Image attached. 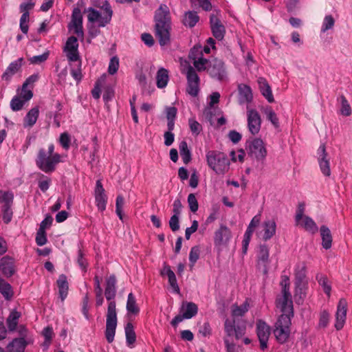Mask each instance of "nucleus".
<instances>
[{
  "mask_svg": "<svg viewBox=\"0 0 352 352\" xmlns=\"http://www.w3.org/2000/svg\"><path fill=\"white\" fill-rule=\"evenodd\" d=\"M116 283V276L110 275L106 280L104 289V296L109 301L104 334L109 343H111L114 340L118 322L116 303L114 300L117 292Z\"/></svg>",
  "mask_w": 352,
  "mask_h": 352,
  "instance_id": "obj_1",
  "label": "nucleus"
},
{
  "mask_svg": "<svg viewBox=\"0 0 352 352\" xmlns=\"http://www.w3.org/2000/svg\"><path fill=\"white\" fill-rule=\"evenodd\" d=\"M95 6L100 8L103 10L102 13L100 11L89 7L85 9L84 12L87 13L88 23L91 24L97 23L98 28L91 27L89 28V35L91 38L96 37L100 34V31L99 28H104L108 25L112 19L113 10L110 3L107 1H104L101 6L95 4Z\"/></svg>",
  "mask_w": 352,
  "mask_h": 352,
  "instance_id": "obj_2",
  "label": "nucleus"
},
{
  "mask_svg": "<svg viewBox=\"0 0 352 352\" xmlns=\"http://www.w3.org/2000/svg\"><path fill=\"white\" fill-rule=\"evenodd\" d=\"M154 20L155 36L160 45H168L170 41L171 19L169 8L166 4H161L155 11Z\"/></svg>",
  "mask_w": 352,
  "mask_h": 352,
  "instance_id": "obj_3",
  "label": "nucleus"
},
{
  "mask_svg": "<svg viewBox=\"0 0 352 352\" xmlns=\"http://www.w3.org/2000/svg\"><path fill=\"white\" fill-rule=\"evenodd\" d=\"M208 167L218 175H224L230 170V161L228 155L219 151H209L206 154Z\"/></svg>",
  "mask_w": 352,
  "mask_h": 352,
  "instance_id": "obj_4",
  "label": "nucleus"
},
{
  "mask_svg": "<svg viewBox=\"0 0 352 352\" xmlns=\"http://www.w3.org/2000/svg\"><path fill=\"white\" fill-rule=\"evenodd\" d=\"M293 316V307L289 306L288 311L283 312L275 323L274 334L280 344L286 342L289 337L291 320Z\"/></svg>",
  "mask_w": 352,
  "mask_h": 352,
  "instance_id": "obj_5",
  "label": "nucleus"
},
{
  "mask_svg": "<svg viewBox=\"0 0 352 352\" xmlns=\"http://www.w3.org/2000/svg\"><path fill=\"white\" fill-rule=\"evenodd\" d=\"M60 162V155L56 154L49 155L45 153V149L41 148L38 151L36 164L37 167L45 173H52L55 170L56 165Z\"/></svg>",
  "mask_w": 352,
  "mask_h": 352,
  "instance_id": "obj_6",
  "label": "nucleus"
},
{
  "mask_svg": "<svg viewBox=\"0 0 352 352\" xmlns=\"http://www.w3.org/2000/svg\"><path fill=\"white\" fill-rule=\"evenodd\" d=\"M182 73L186 76L187 81L186 93L192 97H196L200 90V78L197 72L191 65L188 64L184 66Z\"/></svg>",
  "mask_w": 352,
  "mask_h": 352,
  "instance_id": "obj_7",
  "label": "nucleus"
},
{
  "mask_svg": "<svg viewBox=\"0 0 352 352\" xmlns=\"http://www.w3.org/2000/svg\"><path fill=\"white\" fill-rule=\"evenodd\" d=\"M248 155L258 162H263L267 156V149L263 141L260 138H253L246 142Z\"/></svg>",
  "mask_w": 352,
  "mask_h": 352,
  "instance_id": "obj_8",
  "label": "nucleus"
},
{
  "mask_svg": "<svg viewBox=\"0 0 352 352\" xmlns=\"http://www.w3.org/2000/svg\"><path fill=\"white\" fill-rule=\"evenodd\" d=\"M69 32L73 33L81 40L84 38L83 16L80 9L78 7L72 10L71 20L67 25Z\"/></svg>",
  "mask_w": 352,
  "mask_h": 352,
  "instance_id": "obj_9",
  "label": "nucleus"
},
{
  "mask_svg": "<svg viewBox=\"0 0 352 352\" xmlns=\"http://www.w3.org/2000/svg\"><path fill=\"white\" fill-rule=\"evenodd\" d=\"M78 47L79 44L76 36H71L68 37L63 46V51L69 63H75L81 60Z\"/></svg>",
  "mask_w": 352,
  "mask_h": 352,
  "instance_id": "obj_10",
  "label": "nucleus"
},
{
  "mask_svg": "<svg viewBox=\"0 0 352 352\" xmlns=\"http://www.w3.org/2000/svg\"><path fill=\"white\" fill-rule=\"evenodd\" d=\"M14 195L12 192L0 190V203H3L2 208L3 221L5 223H9L12 219L13 212L11 205L13 202Z\"/></svg>",
  "mask_w": 352,
  "mask_h": 352,
  "instance_id": "obj_11",
  "label": "nucleus"
},
{
  "mask_svg": "<svg viewBox=\"0 0 352 352\" xmlns=\"http://www.w3.org/2000/svg\"><path fill=\"white\" fill-rule=\"evenodd\" d=\"M232 238V232L226 226L221 224L218 230L214 232V245L218 249V251H221L222 248L228 246Z\"/></svg>",
  "mask_w": 352,
  "mask_h": 352,
  "instance_id": "obj_12",
  "label": "nucleus"
},
{
  "mask_svg": "<svg viewBox=\"0 0 352 352\" xmlns=\"http://www.w3.org/2000/svg\"><path fill=\"white\" fill-rule=\"evenodd\" d=\"M209 76L218 81H224L227 79V72L224 63L221 60L214 59L211 61L208 67Z\"/></svg>",
  "mask_w": 352,
  "mask_h": 352,
  "instance_id": "obj_13",
  "label": "nucleus"
},
{
  "mask_svg": "<svg viewBox=\"0 0 352 352\" xmlns=\"http://www.w3.org/2000/svg\"><path fill=\"white\" fill-rule=\"evenodd\" d=\"M317 160L321 173L325 177L331 175L330 162L324 144H321L317 151Z\"/></svg>",
  "mask_w": 352,
  "mask_h": 352,
  "instance_id": "obj_14",
  "label": "nucleus"
},
{
  "mask_svg": "<svg viewBox=\"0 0 352 352\" xmlns=\"http://www.w3.org/2000/svg\"><path fill=\"white\" fill-rule=\"evenodd\" d=\"M247 121L249 132L253 135L258 134L261 127V118L258 112L253 109H248Z\"/></svg>",
  "mask_w": 352,
  "mask_h": 352,
  "instance_id": "obj_15",
  "label": "nucleus"
},
{
  "mask_svg": "<svg viewBox=\"0 0 352 352\" xmlns=\"http://www.w3.org/2000/svg\"><path fill=\"white\" fill-rule=\"evenodd\" d=\"M256 333L262 350L267 347V342L270 335V327L265 322L259 320L256 322Z\"/></svg>",
  "mask_w": 352,
  "mask_h": 352,
  "instance_id": "obj_16",
  "label": "nucleus"
},
{
  "mask_svg": "<svg viewBox=\"0 0 352 352\" xmlns=\"http://www.w3.org/2000/svg\"><path fill=\"white\" fill-rule=\"evenodd\" d=\"M94 197L96 204L98 210L101 212L105 210L107 202V197L105 194L104 188H103L102 182L100 179H98L96 183Z\"/></svg>",
  "mask_w": 352,
  "mask_h": 352,
  "instance_id": "obj_17",
  "label": "nucleus"
},
{
  "mask_svg": "<svg viewBox=\"0 0 352 352\" xmlns=\"http://www.w3.org/2000/svg\"><path fill=\"white\" fill-rule=\"evenodd\" d=\"M347 302L344 298H341L337 306L336 314L335 328L340 330L344 327L346 318Z\"/></svg>",
  "mask_w": 352,
  "mask_h": 352,
  "instance_id": "obj_18",
  "label": "nucleus"
},
{
  "mask_svg": "<svg viewBox=\"0 0 352 352\" xmlns=\"http://www.w3.org/2000/svg\"><path fill=\"white\" fill-rule=\"evenodd\" d=\"M270 250L267 245L263 244L259 245L258 252V265L263 267V272L266 274L268 272Z\"/></svg>",
  "mask_w": 352,
  "mask_h": 352,
  "instance_id": "obj_19",
  "label": "nucleus"
},
{
  "mask_svg": "<svg viewBox=\"0 0 352 352\" xmlns=\"http://www.w3.org/2000/svg\"><path fill=\"white\" fill-rule=\"evenodd\" d=\"M210 23L213 36L216 39L221 41L225 36V27L221 24L220 20L214 15H212L210 16Z\"/></svg>",
  "mask_w": 352,
  "mask_h": 352,
  "instance_id": "obj_20",
  "label": "nucleus"
},
{
  "mask_svg": "<svg viewBox=\"0 0 352 352\" xmlns=\"http://www.w3.org/2000/svg\"><path fill=\"white\" fill-rule=\"evenodd\" d=\"M179 312L185 319L188 320L197 315L198 307L192 302L184 301L179 308Z\"/></svg>",
  "mask_w": 352,
  "mask_h": 352,
  "instance_id": "obj_21",
  "label": "nucleus"
},
{
  "mask_svg": "<svg viewBox=\"0 0 352 352\" xmlns=\"http://www.w3.org/2000/svg\"><path fill=\"white\" fill-rule=\"evenodd\" d=\"M0 270L6 277H11L15 272L13 259L10 256H3L0 260Z\"/></svg>",
  "mask_w": 352,
  "mask_h": 352,
  "instance_id": "obj_22",
  "label": "nucleus"
},
{
  "mask_svg": "<svg viewBox=\"0 0 352 352\" xmlns=\"http://www.w3.org/2000/svg\"><path fill=\"white\" fill-rule=\"evenodd\" d=\"M257 82L261 94L269 102H273L274 101V98L272 89L266 79L263 77H259L257 79Z\"/></svg>",
  "mask_w": 352,
  "mask_h": 352,
  "instance_id": "obj_23",
  "label": "nucleus"
},
{
  "mask_svg": "<svg viewBox=\"0 0 352 352\" xmlns=\"http://www.w3.org/2000/svg\"><path fill=\"white\" fill-rule=\"evenodd\" d=\"M56 284L58 289L59 298L63 302L67 296L69 290L67 276L63 274H60L56 280Z\"/></svg>",
  "mask_w": 352,
  "mask_h": 352,
  "instance_id": "obj_24",
  "label": "nucleus"
},
{
  "mask_svg": "<svg viewBox=\"0 0 352 352\" xmlns=\"http://www.w3.org/2000/svg\"><path fill=\"white\" fill-rule=\"evenodd\" d=\"M239 89V100L240 104L249 103L252 100V92L250 86L241 84Z\"/></svg>",
  "mask_w": 352,
  "mask_h": 352,
  "instance_id": "obj_25",
  "label": "nucleus"
},
{
  "mask_svg": "<svg viewBox=\"0 0 352 352\" xmlns=\"http://www.w3.org/2000/svg\"><path fill=\"white\" fill-rule=\"evenodd\" d=\"M263 229L264 232L263 239L267 241L272 239L276 233V222L272 219L265 221L263 223Z\"/></svg>",
  "mask_w": 352,
  "mask_h": 352,
  "instance_id": "obj_26",
  "label": "nucleus"
},
{
  "mask_svg": "<svg viewBox=\"0 0 352 352\" xmlns=\"http://www.w3.org/2000/svg\"><path fill=\"white\" fill-rule=\"evenodd\" d=\"M27 342L24 338H14L7 346L8 352H24Z\"/></svg>",
  "mask_w": 352,
  "mask_h": 352,
  "instance_id": "obj_27",
  "label": "nucleus"
},
{
  "mask_svg": "<svg viewBox=\"0 0 352 352\" xmlns=\"http://www.w3.org/2000/svg\"><path fill=\"white\" fill-rule=\"evenodd\" d=\"M39 115V109L38 107H35L31 109L23 120V126L25 128L26 127H32L36 122L37 119Z\"/></svg>",
  "mask_w": 352,
  "mask_h": 352,
  "instance_id": "obj_28",
  "label": "nucleus"
},
{
  "mask_svg": "<svg viewBox=\"0 0 352 352\" xmlns=\"http://www.w3.org/2000/svg\"><path fill=\"white\" fill-rule=\"evenodd\" d=\"M322 238V246L325 250H329L332 245V236L330 230L326 226H322L320 228Z\"/></svg>",
  "mask_w": 352,
  "mask_h": 352,
  "instance_id": "obj_29",
  "label": "nucleus"
},
{
  "mask_svg": "<svg viewBox=\"0 0 352 352\" xmlns=\"http://www.w3.org/2000/svg\"><path fill=\"white\" fill-rule=\"evenodd\" d=\"M283 298L281 300V310L283 312H287L289 306H292L291 300L292 295L289 292V286L282 287Z\"/></svg>",
  "mask_w": 352,
  "mask_h": 352,
  "instance_id": "obj_30",
  "label": "nucleus"
},
{
  "mask_svg": "<svg viewBox=\"0 0 352 352\" xmlns=\"http://www.w3.org/2000/svg\"><path fill=\"white\" fill-rule=\"evenodd\" d=\"M199 20V16L195 11L185 12L183 18V24L186 27L193 28Z\"/></svg>",
  "mask_w": 352,
  "mask_h": 352,
  "instance_id": "obj_31",
  "label": "nucleus"
},
{
  "mask_svg": "<svg viewBox=\"0 0 352 352\" xmlns=\"http://www.w3.org/2000/svg\"><path fill=\"white\" fill-rule=\"evenodd\" d=\"M298 225H300L306 231L311 234H315L318 230V226L315 221L308 216H305L302 221H300Z\"/></svg>",
  "mask_w": 352,
  "mask_h": 352,
  "instance_id": "obj_32",
  "label": "nucleus"
},
{
  "mask_svg": "<svg viewBox=\"0 0 352 352\" xmlns=\"http://www.w3.org/2000/svg\"><path fill=\"white\" fill-rule=\"evenodd\" d=\"M179 150L184 163L188 164L192 160V154L185 140L179 143Z\"/></svg>",
  "mask_w": 352,
  "mask_h": 352,
  "instance_id": "obj_33",
  "label": "nucleus"
},
{
  "mask_svg": "<svg viewBox=\"0 0 352 352\" xmlns=\"http://www.w3.org/2000/svg\"><path fill=\"white\" fill-rule=\"evenodd\" d=\"M156 80L158 88L162 89L166 87L168 81V74L167 69L164 68L160 69L157 73Z\"/></svg>",
  "mask_w": 352,
  "mask_h": 352,
  "instance_id": "obj_34",
  "label": "nucleus"
},
{
  "mask_svg": "<svg viewBox=\"0 0 352 352\" xmlns=\"http://www.w3.org/2000/svg\"><path fill=\"white\" fill-rule=\"evenodd\" d=\"M94 290L96 294V305L100 307L103 304L104 298L102 296V289L100 286V278L96 276L94 278Z\"/></svg>",
  "mask_w": 352,
  "mask_h": 352,
  "instance_id": "obj_35",
  "label": "nucleus"
},
{
  "mask_svg": "<svg viewBox=\"0 0 352 352\" xmlns=\"http://www.w3.org/2000/svg\"><path fill=\"white\" fill-rule=\"evenodd\" d=\"M21 316V314L16 311H12L7 318L6 323L10 331L16 330L18 320Z\"/></svg>",
  "mask_w": 352,
  "mask_h": 352,
  "instance_id": "obj_36",
  "label": "nucleus"
},
{
  "mask_svg": "<svg viewBox=\"0 0 352 352\" xmlns=\"http://www.w3.org/2000/svg\"><path fill=\"white\" fill-rule=\"evenodd\" d=\"M126 308L129 314L137 315L140 312V309L136 303V298L133 293L128 294Z\"/></svg>",
  "mask_w": 352,
  "mask_h": 352,
  "instance_id": "obj_37",
  "label": "nucleus"
},
{
  "mask_svg": "<svg viewBox=\"0 0 352 352\" xmlns=\"http://www.w3.org/2000/svg\"><path fill=\"white\" fill-rule=\"evenodd\" d=\"M126 342L128 346H131L136 340V336L132 323L128 322L125 327Z\"/></svg>",
  "mask_w": 352,
  "mask_h": 352,
  "instance_id": "obj_38",
  "label": "nucleus"
},
{
  "mask_svg": "<svg viewBox=\"0 0 352 352\" xmlns=\"http://www.w3.org/2000/svg\"><path fill=\"white\" fill-rule=\"evenodd\" d=\"M338 101L340 102L341 106L340 109V114L344 116H351L352 110L346 97L344 95H341L338 98Z\"/></svg>",
  "mask_w": 352,
  "mask_h": 352,
  "instance_id": "obj_39",
  "label": "nucleus"
},
{
  "mask_svg": "<svg viewBox=\"0 0 352 352\" xmlns=\"http://www.w3.org/2000/svg\"><path fill=\"white\" fill-rule=\"evenodd\" d=\"M193 65H192L197 72H201L207 70L208 67V60L204 57H200L192 60Z\"/></svg>",
  "mask_w": 352,
  "mask_h": 352,
  "instance_id": "obj_40",
  "label": "nucleus"
},
{
  "mask_svg": "<svg viewBox=\"0 0 352 352\" xmlns=\"http://www.w3.org/2000/svg\"><path fill=\"white\" fill-rule=\"evenodd\" d=\"M0 292L7 300L10 299L13 295L11 285L1 278L0 279Z\"/></svg>",
  "mask_w": 352,
  "mask_h": 352,
  "instance_id": "obj_41",
  "label": "nucleus"
},
{
  "mask_svg": "<svg viewBox=\"0 0 352 352\" xmlns=\"http://www.w3.org/2000/svg\"><path fill=\"white\" fill-rule=\"evenodd\" d=\"M316 279L319 283V285L322 287L324 292L328 296H330L331 286L327 279V278L322 275H317Z\"/></svg>",
  "mask_w": 352,
  "mask_h": 352,
  "instance_id": "obj_42",
  "label": "nucleus"
},
{
  "mask_svg": "<svg viewBox=\"0 0 352 352\" xmlns=\"http://www.w3.org/2000/svg\"><path fill=\"white\" fill-rule=\"evenodd\" d=\"M264 113L265 114L267 120H269L275 127L279 126L278 118L271 107H265L264 109Z\"/></svg>",
  "mask_w": 352,
  "mask_h": 352,
  "instance_id": "obj_43",
  "label": "nucleus"
},
{
  "mask_svg": "<svg viewBox=\"0 0 352 352\" xmlns=\"http://www.w3.org/2000/svg\"><path fill=\"white\" fill-rule=\"evenodd\" d=\"M78 64L76 66H74L71 68L70 74L72 78L77 82H79L81 81L82 78V61L78 60Z\"/></svg>",
  "mask_w": 352,
  "mask_h": 352,
  "instance_id": "obj_44",
  "label": "nucleus"
},
{
  "mask_svg": "<svg viewBox=\"0 0 352 352\" xmlns=\"http://www.w3.org/2000/svg\"><path fill=\"white\" fill-rule=\"evenodd\" d=\"M248 308L249 304L246 300L240 306L233 307L232 314L234 317L242 316L248 311Z\"/></svg>",
  "mask_w": 352,
  "mask_h": 352,
  "instance_id": "obj_45",
  "label": "nucleus"
},
{
  "mask_svg": "<svg viewBox=\"0 0 352 352\" xmlns=\"http://www.w3.org/2000/svg\"><path fill=\"white\" fill-rule=\"evenodd\" d=\"M295 298L298 303L302 302L303 298L305 297V283L295 284Z\"/></svg>",
  "mask_w": 352,
  "mask_h": 352,
  "instance_id": "obj_46",
  "label": "nucleus"
},
{
  "mask_svg": "<svg viewBox=\"0 0 352 352\" xmlns=\"http://www.w3.org/2000/svg\"><path fill=\"white\" fill-rule=\"evenodd\" d=\"M76 262L82 271H87L88 262L85 257L83 251L80 248L78 249L77 252Z\"/></svg>",
  "mask_w": 352,
  "mask_h": 352,
  "instance_id": "obj_47",
  "label": "nucleus"
},
{
  "mask_svg": "<svg viewBox=\"0 0 352 352\" xmlns=\"http://www.w3.org/2000/svg\"><path fill=\"white\" fill-rule=\"evenodd\" d=\"M188 124L192 133L198 135L202 131V126L194 118L188 119Z\"/></svg>",
  "mask_w": 352,
  "mask_h": 352,
  "instance_id": "obj_48",
  "label": "nucleus"
},
{
  "mask_svg": "<svg viewBox=\"0 0 352 352\" xmlns=\"http://www.w3.org/2000/svg\"><path fill=\"white\" fill-rule=\"evenodd\" d=\"M335 24V20L331 15H326L322 21V25L321 28V32H325L333 28Z\"/></svg>",
  "mask_w": 352,
  "mask_h": 352,
  "instance_id": "obj_49",
  "label": "nucleus"
},
{
  "mask_svg": "<svg viewBox=\"0 0 352 352\" xmlns=\"http://www.w3.org/2000/svg\"><path fill=\"white\" fill-rule=\"evenodd\" d=\"M204 57L203 50L201 45L194 46L189 52V59L193 60L200 57Z\"/></svg>",
  "mask_w": 352,
  "mask_h": 352,
  "instance_id": "obj_50",
  "label": "nucleus"
},
{
  "mask_svg": "<svg viewBox=\"0 0 352 352\" xmlns=\"http://www.w3.org/2000/svg\"><path fill=\"white\" fill-rule=\"evenodd\" d=\"M50 56V52L46 51L42 54L36 55L31 57L29 61L31 64H41L47 60Z\"/></svg>",
  "mask_w": 352,
  "mask_h": 352,
  "instance_id": "obj_51",
  "label": "nucleus"
},
{
  "mask_svg": "<svg viewBox=\"0 0 352 352\" xmlns=\"http://www.w3.org/2000/svg\"><path fill=\"white\" fill-rule=\"evenodd\" d=\"M25 103V102L22 98L14 96L10 101V108L14 111H17L23 108Z\"/></svg>",
  "mask_w": 352,
  "mask_h": 352,
  "instance_id": "obj_52",
  "label": "nucleus"
},
{
  "mask_svg": "<svg viewBox=\"0 0 352 352\" xmlns=\"http://www.w3.org/2000/svg\"><path fill=\"white\" fill-rule=\"evenodd\" d=\"M119 68V58L117 56H113L110 59L108 67V72L111 75L115 74Z\"/></svg>",
  "mask_w": 352,
  "mask_h": 352,
  "instance_id": "obj_53",
  "label": "nucleus"
},
{
  "mask_svg": "<svg viewBox=\"0 0 352 352\" xmlns=\"http://www.w3.org/2000/svg\"><path fill=\"white\" fill-rule=\"evenodd\" d=\"M225 332L226 335L229 337L234 336V333L235 331V321L230 320L229 319H226L225 321Z\"/></svg>",
  "mask_w": 352,
  "mask_h": 352,
  "instance_id": "obj_54",
  "label": "nucleus"
},
{
  "mask_svg": "<svg viewBox=\"0 0 352 352\" xmlns=\"http://www.w3.org/2000/svg\"><path fill=\"white\" fill-rule=\"evenodd\" d=\"M200 250L199 247L194 246L191 248L189 254V261L191 266H193L199 258Z\"/></svg>",
  "mask_w": 352,
  "mask_h": 352,
  "instance_id": "obj_55",
  "label": "nucleus"
},
{
  "mask_svg": "<svg viewBox=\"0 0 352 352\" xmlns=\"http://www.w3.org/2000/svg\"><path fill=\"white\" fill-rule=\"evenodd\" d=\"M188 203L190 210L192 212H196L198 210L199 204L195 195L192 193L188 196Z\"/></svg>",
  "mask_w": 352,
  "mask_h": 352,
  "instance_id": "obj_56",
  "label": "nucleus"
},
{
  "mask_svg": "<svg viewBox=\"0 0 352 352\" xmlns=\"http://www.w3.org/2000/svg\"><path fill=\"white\" fill-rule=\"evenodd\" d=\"M70 136L69 135L65 132L60 134L59 142L60 145L63 146V148L65 150H68L70 146Z\"/></svg>",
  "mask_w": 352,
  "mask_h": 352,
  "instance_id": "obj_57",
  "label": "nucleus"
},
{
  "mask_svg": "<svg viewBox=\"0 0 352 352\" xmlns=\"http://www.w3.org/2000/svg\"><path fill=\"white\" fill-rule=\"evenodd\" d=\"M47 240L46 237L45 231L38 229L36 235V244L39 246H42L44 245L47 243Z\"/></svg>",
  "mask_w": 352,
  "mask_h": 352,
  "instance_id": "obj_58",
  "label": "nucleus"
},
{
  "mask_svg": "<svg viewBox=\"0 0 352 352\" xmlns=\"http://www.w3.org/2000/svg\"><path fill=\"white\" fill-rule=\"evenodd\" d=\"M329 321V314L324 310L320 313L318 325L320 328H325L327 327Z\"/></svg>",
  "mask_w": 352,
  "mask_h": 352,
  "instance_id": "obj_59",
  "label": "nucleus"
},
{
  "mask_svg": "<svg viewBox=\"0 0 352 352\" xmlns=\"http://www.w3.org/2000/svg\"><path fill=\"white\" fill-rule=\"evenodd\" d=\"M295 276H296L295 284L305 283L304 280H305V278L306 276L305 265H302V267L300 270L296 271Z\"/></svg>",
  "mask_w": 352,
  "mask_h": 352,
  "instance_id": "obj_60",
  "label": "nucleus"
},
{
  "mask_svg": "<svg viewBox=\"0 0 352 352\" xmlns=\"http://www.w3.org/2000/svg\"><path fill=\"white\" fill-rule=\"evenodd\" d=\"M305 212V204L299 203L295 216V221L296 224H299L300 221L303 219Z\"/></svg>",
  "mask_w": 352,
  "mask_h": 352,
  "instance_id": "obj_61",
  "label": "nucleus"
},
{
  "mask_svg": "<svg viewBox=\"0 0 352 352\" xmlns=\"http://www.w3.org/2000/svg\"><path fill=\"white\" fill-rule=\"evenodd\" d=\"M169 226L173 232H176L179 229V217L172 215L169 220Z\"/></svg>",
  "mask_w": 352,
  "mask_h": 352,
  "instance_id": "obj_62",
  "label": "nucleus"
},
{
  "mask_svg": "<svg viewBox=\"0 0 352 352\" xmlns=\"http://www.w3.org/2000/svg\"><path fill=\"white\" fill-rule=\"evenodd\" d=\"M28 87H24L23 84L20 98L25 102L30 100L33 96V92L31 89H28Z\"/></svg>",
  "mask_w": 352,
  "mask_h": 352,
  "instance_id": "obj_63",
  "label": "nucleus"
},
{
  "mask_svg": "<svg viewBox=\"0 0 352 352\" xmlns=\"http://www.w3.org/2000/svg\"><path fill=\"white\" fill-rule=\"evenodd\" d=\"M23 59L19 58L16 60L12 62L7 67L9 72L14 74L21 67V62Z\"/></svg>",
  "mask_w": 352,
  "mask_h": 352,
  "instance_id": "obj_64",
  "label": "nucleus"
}]
</instances>
